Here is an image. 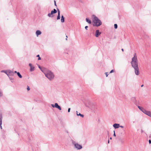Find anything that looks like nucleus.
I'll return each instance as SVG.
<instances>
[{
    "label": "nucleus",
    "mask_w": 151,
    "mask_h": 151,
    "mask_svg": "<svg viewBox=\"0 0 151 151\" xmlns=\"http://www.w3.org/2000/svg\"><path fill=\"white\" fill-rule=\"evenodd\" d=\"M10 79L11 80H13L14 79V78H10L9 77Z\"/></svg>",
    "instance_id": "f704fd0d"
},
{
    "label": "nucleus",
    "mask_w": 151,
    "mask_h": 151,
    "mask_svg": "<svg viewBox=\"0 0 151 151\" xmlns=\"http://www.w3.org/2000/svg\"><path fill=\"white\" fill-rule=\"evenodd\" d=\"M61 22L62 23H63L64 22V17L63 15L61 16Z\"/></svg>",
    "instance_id": "f3484780"
},
{
    "label": "nucleus",
    "mask_w": 151,
    "mask_h": 151,
    "mask_svg": "<svg viewBox=\"0 0 151 151\" xmlns=\"http://www.w3.org/2000/svg\"><path fill=\"white\" fill-rule=\"evenodd\" d=\"M66 40H67V36H66Z\"/></svg>",
    "instance_id": "ea45409f"
},
{
    "label": "nucleus",
    "mask_w": 151,
    "mask_h": 151,
    "mask_svg": "<svg viewBox=\"0 0 151 151\" xmlns=\"http://www.w3.org/2000/svg\"><path fill=\"white\" fill-rule=\"evenodd\" d=\"M101 32H100L99 30H97L95 32V36L96 37H98L101 34Z\"/></svg>",
    "instance_id": "1a4fd4ad"
},
{
    "label": "nucleus",
    "mask_w": 151,
    "mask_h": 151,
    "mask_svg": "<svg viewBox=\"0 0 151 151\" xmlns=\"http://www.w3.org/2000/svg\"><path fill=\"white\" fill-rule=\"evenodd\" d=\"M37 57H38V60H40L41 59V58L40 57L39 55H37Z\"/></svg>",
    "instance_id": "a878e982"
},
{
    "label": "nucleus",
    "mask_w": 151,
    "mask_h": 151,
    "mask_svg": "<svg viewBox=\"0 0 151 151\" xmlns=\"http://www.w3.org/2000/svg\"><path fill=\"white\" fill-rule=\"evenodd\" d=\"M58 14L60 15V11L59 9L58 10Z\"/></svg>",
    "instance_id": "c756f323"
},
{
    "label": "nucleus",
    "mask_w": 151,
    "mask_h": 151,
    "mask_svg": "<svg viewBox=\"0 0 151 151\" xmlns=\"http://www.w3.org/2000/svg\"><path fill=\"white\" fill-rule=\"evenodd\" d=\"M7 72V70H2L1 71V72L2 73H4L6 74V73Z\"/></svg>",
    "instance_id": "5701e85b"
},
{
    "label": "nucleus",
    "mask_w": 151,
    "mask_h": 151,
    "mask_svg": "<svg viewBox=\"0 0 151 151\" xmlns=\"http://www.w3.org/2000/svg\"><path fill=\"white\" fill-rule=\"evenodd\" d=\"M110 139H112V138H111V137H110Z\"/></svg>",
    "instance_id": "c03bdc74"
},
{
    "label": "nucleus",
    "mask_w": 151,
    "mask_h": 151,
    "mask_svg": "<svg viewBox=\"0 0 151 151\" xmlns=\"http://www.w3.org/2000/svg\"><path fill=\"white\" fill-rule=\"evenodd\" d=\"M86 20L87 22L89 24H91V22L90 19H88L86 18Z\"/></svg>",
    "instance_id": "a211bd4d"
},
{
    "label": "nucleus",
    "mask_w": 151,
    "mask_h": 151,
    "mask_svg": "<svg viewBox=\"0 0 151 151\" xmlns=\"http://www.w3.org/2000/svg\"><path fill=\"white\" fill-rule=\"evenodd\" d=\"M131 64L132 67L134 69V73L136 75L138 76L139 74V71L138 65V60L136 53H135L132 59Z\"/></svg>",
    "instance_id": "f257e3e1"
},
{
    "label": "nucleus",
    "mask_w": 151,
    "mask_h": 151,
    "mask_svg": "<svg viewBox=\"0 0 151 151\" xmlns=\"http://www.w3.org/2000/svg\"><path fill=\"white\" fill-rule=\"evenodd\" d=\"M57 12V10L55 9H54L50 13H49L48 14V16L50 17H53V16L52 14H55Z\"/></svg>",
    "instance_id": "423d86ee"
},
{
    "label": "nucleus",
    "mask_w": 151,
    "mask_h": 151,
    "mask_svg": "<svg viewBox=\"0 0 151 151\" xmlns=\"http://www.w3.org/2000/svg\"><path fill=\"white\" fill-rule=\"evenodd\" d=\"M149 144L151 143V140H149Z\"/></svg>",
    "instance_id": "c9c22d12"
},
{
    "label": "nucleus",
    "mask_w": 151,
    "mask_h": 151,
    "mask_svg": "<svg viewBox=\"0 0 151 151\" xmlns=\"http://www.w3.org/2000/svg\"><path fill=\"white\" fill-rule=\"evenodd\" d=\"M72 143L74 146V147L77 150H80L82 148V145L76 143L75 141L73 140Z\"/></svg>",
    "instance_id": "20e7f679"
},
{
    "label": "nucleus",
    "mask_w": 151,
    "mask_h": 151,
    "mask_svg": "<svg viewBox=\"0 0 151 151\" xmlns=\"http://www.w3.org/2000/svg\"><path fill=\"white\" fill-rule=\"evenodd\" d=\"M18 72H17L16 71H14V73H17Z\"/></svg>",
    "instance_id": "58836bf2"
},
{
    "label": "nucleus",
    "mask_w": 151,
    "mask_h": 151,
    "mask_svg": "<svg viewBox=\"0 0 151 151\" xmlns=\"http://www.w3.org/2000/svg\"><path fill=\"white\" fill-rule=\"evenodd\" d=\"M55 108H56L59 109L60 110H61V108L60 106H59L58 103H55Z\"/></svg>",
    "instance_id": "ddd939ff"
},
{
    "label": "nucleus",
    "mask_w": 151,
    "mask_h": 151,
    "mask_svg": "<svg viewBox=\"0 0 151 151\" xmlns=\"http://www.w3.org/2000/svg\"><path fill=\"white\" fill-rule=\"evenodd\" d=\"M143 112L151 117V112L146 110H143Z\"/></svg>",
    "instance_id": "6e6552de"
},
{
    "label": "nucleus",
    "mask_w": 151,
    "mask_h": 151,
    "mask_svg": "<svg viewBox=\"0 0 151 151\" xmlns=\"http://www.w3.org/2000/svg\"><path fill=\"white\" fill-rule=\"evenodd\" d=\"M38 67L41 70V71H42V70H46V69H45V68H42H42H41V67H40V65H38Z\"/></svg>",
    "instance_id": "4be33fe9"
},
{
    "label": "nucleus",
    "mask_w": 151,
    "mask_h": 151,
    "mask_svg": "<svg viewBox=\"0 0 151 151\" xmlns=\"http://www.w3.org/2000/svg\"><path fill=\"white\" fill-rule=\"evenodd\" d=\"M86 106L87 107L89 108L91 110H93L95 108V105L94 103L89 102L88 105L86 104Z\"/></svg>",
    "instance_id": "39448f33"
},
{
    "label": "nucleus",
    "mask_w": 151,
    "mask_h": 151,
    "mask_svg": "<svg viewBox=\"0 0 151 151\" xmlns=\"http://www.w3.org/2000/svg\"><path fill=\"white\" fill-rule=\"evenodd\" d=\"M2 117L1 115L0 116V127L1 129H2V127H1V124L2 123Z\"/></svg>",
    "instance_id": "2eb2a0df"
},
{
    "label": "nucleus",
    "mask_w": 151,
    "mask_h": 151,
    "mask_svg": "<svg viewBox=\"0 0 151 151\" xmlns=\"http://www.w3.org/2000/svg\"><path fill=\"white\" fill-rule=\"evenodd\" d=\"M54 2H55V5L56 6V2H55V1H54Z\"/></svg>",
    "instance_id": "4c0bfd02"
},
{
    "label": "nucleus",
    "mask_w": 151,
    "mask_h": 151,
    "mask_svg": "<svg viewBox=\"0 0 151 151\" xmlns=\"http://www.w3.org/2000/svg\"><path fill=\"white\" fill-rule=\"evenodd\" d=\"M88 28V26H85V28L87 30V28Z\"/></svg>",
    "instance_id": "72a5a7b5"
},
{
    "label": "nucleus",
    "mask_w": 151,
    "mask_h": 151,
    "mask_svg": "<svg viewBox=\"0 0 151 151\" xmlns=\"http://www.w3.org/2000/svg\"><path fill=\"white\" fill-rule=\"evenodd\" d=\"M76 114L78 116H80L82 118H83L84 116V115L83 114H81L80 113H78V111H76Z\"/></svg>",
    "instance_id": "dca6fc26"
},
{
    "label": "nucleus",
    "mask_w": 151,
    "mask_h": 151,
    "mask_svg": "<svg viewBox=\"0 0 151 151\" xmlns=\"http://www.w3.org/2000/svg\"><path fill=\"white\" fill-rule=\"evenodd\" d=\"M143 86V85H142L141 86V87H142Z\"/></svg>",
    "instance_id": "79ce46f5"
},
{
    "label": "nucleus",
    "mask_w": 151,
    "mask_h": 151,
    "mask_svg": "<svg viewBox=\"0 0 151 151\" xmlns=\"http://www.w3.org/2000/svg\"><path fill=\"white\" fill-rule=\"evenodd\" d=\"M119 127H120L122 128H123L124 127L123 126H119Z\"/></svg>",
    "instance_id": "e433bc0d"
},
{
    "label": "nucleus",
    "mask_w": 151,
    "mask_h": 151,
    "mask_svg": "<svg viewBox=\"0 0 151 151\" xmlns=\"http://www.w3.org/2000/svg\"><path fill=\"white\" fill-rule=\"evenodd\" d=\"M42 72L45 76L47 78L50 80H52L54 78V75L52 72L51 71L46 70H42Z\"/></svg>",
    "instance_id": "f03ea898"
},
{
    "label": "nucleus",
    "mask_w": 151,
    "mask_h": 151,
    "mask_svg": "<svg viewBox=\"0 0 151 151\" xmlns=\"http://www.w3.org/2000/svg\"><path fill=\"white\" fill-rule=\"evenodd\" d=\"M109 140H108V143H109Z\"/></svg>",
    "instance_id": "37998d69"
},
{
    "label": "nucleus",
    "mask_w": 151,
    "mask_h": 151,
    "mask_svg": "<svg viewBox=\"0 0 151 151\" xmlns=\"http://www.w3.org/2000/svg\"><path fill=\"white\" fill-rule=\"evenodd\" d=\"M114 27L115 29H116L117 28V25L116 24H114Z\"/></svg>",
    "instance_id": "393cba45"
},
{
    "label": "nucleus",
    "mask_w": 151,
    "mask_h": 151,
    "mask_svg": "<svg viewBox=\"0 0 151 151\" xmlns=\"http://www.w3.org/2000/svg\"><path fill=\"white\" fill-rule=\"evenodd\" d=\"M113 127L115 129L118 128L119 127V124H114L113 125Z\"/></svg>",
    "instance_id": "f8f14e48"
},
{
    "label": "nucleus",
    "mask_w": 151,
    "mask_h": 151,
    "mask_svg": "<svg viewBox=\"0 0 151 151\" xmlns=\"http://www.w3.org/2000/svg\"><path fill=\"white\" fill-rule=\"evenodd\" d=\"M122 50L123 52L124 51V49H122Z\"/></svg>",
    "instance_id": "a19ab883"
},
{
    "label": "nucleus",
    "mask_w": 151,
    "mask_h": 151,
    "mask_svg": "<svg viewBox=\"0 0 151 151\" xmlns=\"http://www.w3.org/2000/svg\"><path fill=\"white\" fill-rule=\"evenodd\" d=\"M17 75L19 77V78H22V75L20 74V73L19 72H18L17 73Z\"/></svg>",
    "instance_id": "aec40b11"
},
{
    "label": "nucleus",
    "mask_w": 151,
    "mask_h": 151,
    "mask_svg": "<svg viewBox=\"0 0 151 151\" xmlns=\"http://www.w3.org/2000/svg\"><path fill=\"white\" fill-rule=\"evenodd\" d=\"M29 66L30 67V71H34L35 69V67L33 66L31 63H29Z\"/></svg>",
    "instance_id": "9d476101"
},
{
    "label": "nucleus",
    "mask_w": 151,
    "mask_h": 151,
    "mask_svg": "<svg viewBox=\"0 0 151 151\" xmlns=\"http://www.w3.org/2000/svg\"><path fill=\"white\" fill-rule=\"evenodd\" d=\"M51 106H52L53 107V108H54V107H55V104H51Z\"/></svg>",
    "instance_id": "bb28decb"
},
{
    "label": "nucleus",
    "mask_w": 151,
    "mask_h": 151,
    "mask_svg": "<svg viewBox=\"0 0 151 151\" xmlns=\"http://www.w3.org/2000/svg\"><path fill=\"white\" fill-rule=\"evenodd\" d=\"M27 89L28 91H29L30 90V88H29V87L27 86Z\"/></svg>",
    "instance_id": "cd10ccee"
},
{
    "label": "nucleus",
    "mask_w": 151,
    "mask_h": 151,
    "mask_svg": "<svg viewBox=\"0 0 151 151\" xmlns=\"http://www.w3.org/2000/svg\"><path fill=\"white\" fill-rule=\"evenodd\" d=\"M6 75L8 76H12L14 75V72L10 70H7Z\"/></svg>",
    "instance_id": "0eeeda50"
},
{
    "label": "nucleus",
    "mask_w": 151,
    "mask_h": 151,
    "mask_svg": "<svg viewBox=\"0 0 151 151\" xmlns=\"http://www.w3.org/2000/svg\"><path fill=\"white\" fill-rule=\"evenodd\" d=\"M70 108H68V112H70Z\"/></svg>",
    "instance_id": "473e14b6"
},
{
    "label": "nucleus",
    "mask_w": 151,
    "mask_h": 151,
    "mask_svg": "<svg viewBox=\"0 0 151 151\" xmlns=\"http://www.w3.org/2000/svg\"><path fill=\"white\" fill-rule=\"evenodd\" d=\"M41 32L39 30H37L36 32V34L37 37H38L39 35H41Z\"/></svg>",
    "instance_id": "4468645a"
},
{
    "label": "nucleus",
    "mask_w": 151,
    "mask_h": 151,
    "mask_svg": "<svg viewBox=\"0 0 151 151\" xmlns=\"http://www.w3.org/2000/svg\"><path fill=\"white\" fill-rule=\"evenodd\" d=\"M138 108L140 109V110L142 112H143V110H145L144 108H143L142 107H140V106H138Z\"/></svg>",
    "instance_id": "6ab92c4d"
},
{
    "label": "nucleus",
    "mask_w": 151,
    "mask_h": 151,
    "mask_svg": "<svg viewBox=\"0 0 151 151\" xmlns=\"http://www.w3.org/2000/svg\"><path fill=\"white\" fill-rule=\"evenodd\" d=\"M3 93L1 91V90L0 89V97L3 96Z\"/></svg>",
    "instance_id": "412c9836"
},
{
    "label": "nucleus",
    "mask_w": 151,
    "mask_h": 151,
    "mask_svg": "<svg viewBox=\"0 0 151 151\" xmlns=\"http://www.w3.org/2000/svg\"><path fill=\"white\" fill-rule=\"evenodd\" d=\"M93 25L94 26L99 27L102 24V22L99 18L94 15L92 16Z\"/></svg>",
    "instance_id": "7ed1b4c3"
},
{
    "label": "nucleus",
    "mask_w": 151,
    "mask_h": 151,
    "mask_svg": "<svg viewBox=\"0 0 151 151\" xmlns=\"http://www.w3.org/2000/svg\"><path fill=\"white\" fill-rule=\"evenodd\" d=\"M114 72V70H111V71L110 72V73H112L113 72Z\"/></svg>",
    "instance_id": "7c9ffc66"
},
{
    "label": "nucleus",
    "mask_w": 151,
    "mask_h": 151,
    "mask_svg": "<svg viewBox=\"0 0 151 151\" xmlns=\"http://www.w3.org/2000/svg\"><path fill=\"white\" fill-rule=\"evenodd\" d=\"M105 74L106 75V77H107L108 76V73L107 72H106L105 73Z\"/></svg>",
    "instance_id": "2f4dec72"
},
{
    "label": "nucleus",
    "mask_w": 151,
    "mask_h": 151,
    "mask_svg": "<svg viewBox=\"0 0 151 151\" xmlns=\"http://www.w3.org/2000/svg\"><path fill=\"white\" fill-rule=\"evenodd\" d=\"M60 15L58 14L57 17V19L58 20L60 19Z\"/></svg>",
    "instance_id": "b1692460"
},
{
    "label": "nucleus",
    "mask_w": 151,
    "mask_h": 151,
    "mask_svg": "<svg viewBox=\"0 0 151 151\" xmlns=\"http://www.w3.org/2000/svg\"><path fill=\"white\" fill-rule=\"evenodd\" d=\"M113 136H114V137H116V134H115V131H114V134H113Z\"/></svg>",
    "instance_id": "c85d7f7f"
},
{
    "label": "nucleus",
    "mask_w": 151,
    "mask_h": 151,
    "mask_svg": "<svg viewBox=\"0 0 151 151\" xmlns=\"http://www.w3.org/2000/svg\"><path fill=\"white\" fill-rule=\"evenodd\" d=\"M131 100L134 103H136L137 101L136 98L134 97H132L131 99Z\"/></svg>",
    "instance_id": "9b49d317"
}]
</instances>
